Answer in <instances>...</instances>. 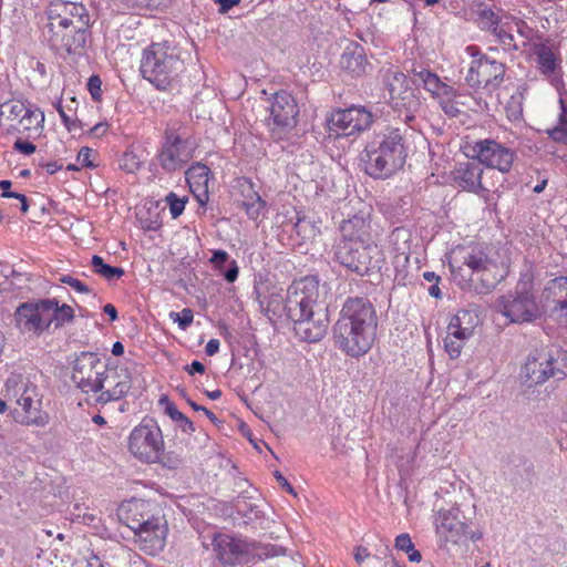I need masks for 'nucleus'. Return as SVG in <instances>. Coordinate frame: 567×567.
Returning a JSON list of instances; mask_svg holds the SVG:
<instances>
[{
	"mask_svg": "<svg viewBox=\"0 0 567 567\" xmlns=\"http://www.w3.org/2000/svg\"><path fill=\"white\" fill-rule=\"evenodd\" d=\"M334 256L343 267L360 276L380 270L384 261L382 250L374 243L339 241Z\"/></svg>",
	"mask_w": 567,
	"mask_h": 567,
	"instance_id": "obj_6",
	"label": "nucleus"
},
{
	"mask_svg": "<svg viewBox=\"0 0 567 567\" xmlns=\"http://www.w3.org/2000/svg\"><path fill=\"white\" fill-rule=\"evenodd\" d=\"M413 74L436 100L453 89V86L442 82L437 74L427 69H421L420 71L414 69Z\"/></svg>",
	"mask_w": 567,
	"mask_h": 567,
	"instance_id": "obj_31",
	"label": "nucleus"
},
{
	"mask_svg": "<svg viewBox=\"0 0 567 567\" xmlns=\"http://www.w3.org/2000/svg\"><path fill=\"white\" fill-rule=\"evenodd\" d=\"M17 404L20 408L14 410V419L22 424H35L43 426L47 423L45 417L39 414V409L35 406L29 390L24 389L23 393L17 399Z\"/></svg>",
	"mask_w": 567,
	"mask_h": 567,
	"instance_id": "obj_29",
	"label": "nucleus"
},
{
	"mask_svg": "<svg viewBox=\"0 0 567 567\" xmlns=\"http://www.w3.org/2000/svg\"><path fill=\"white\" fill-rule=\"evenodd\" d=\"M536 55H537V63L544 73L554 72L555 66H556V63H555L556 59H555L553 51L548 47H546L544 44L540 45L536 50Z\"/></svg>",
	"mask_w": 567,
	"mask_h": 567,
	"instance_id": "obj_43",
	"label": "nucleus"
},
{
	"mask_svg": "<svg viewBox=\"0 0 567 567\" xmlns=\"http://www.w3.org/2000/svg\"><path fill=\"white\" fill-rule=\"evenodd\" d=\"M466 265L475 278L474 290L477 293H487L504 279V269L501 264L488 257L484 248L475 246L464 256Z\"/></svg>",
	"mask_w": 567,
	"mask_h": 567,
	"instance_id": "obj_12",
	"label": "nucleus"
},
{
	"mask_svg": "<svg viewBox=\"0 0 567 567\" xmlns=\"http://www.w3.org/2000/svg\"><path fill=\"white\" fill-rule=\"evenodd\" d=\"M406 128L391 127L375 135L360 155L364 172L374 178H388L401 169L406 159Z\"/></svg>",
	"mask_w": 567,
	"mask_h": 567,
	"instance_id": "obj_3",
	"label": "nucleus"
},
{
	"mask_svg": "<svg viewBox=\"0 0 567 567\" xmlns=\"http://www.w3.org/2000/svg\"><path fill=\"white\" fill-rule=\"evenodd\" d=\"M91 266L94 274L103 277L107 281L120 279L125 274L122 267L105 264L103 258L99 255L92 256Z\"/></svg>",
	"mask_w": 567,
	"mask_h": 567,
	"instance_id": "obj_36",
	"label": "nucleus"
},
{
	"mask_svg": "<svg viewBox=\"0 0 567 567\" xmlns=\"http://www.w3.org/2000/svg\"><path fill=\"white\" fill-rule=\"evenodd\" d=\"M299 106L296 99L287 91L275 93L270 104V116L267 125L272 135L282 138L298 123Z\"/></svg>",
	"mask_w": 567,
	"mask_h": 567,
	"instance_id": "obj_16",
	"label": "nucleus"
},
{
	"mask_svg": "<svg viewBox=\"0 0 567 567\" xmlns=\"http://www.w3.org/2000/svg\"><path fill=\"white\" fill-rule=\"evenodd\" d=\"M493 32L496 34L499 42L504 47H507L508 49L516 48V44L514 43V37L509 32L505 31L503 28L495 27Z\"/></svg>",
	"mask_w": 567,
	"mask_h": 567,
	"instance_id": "obj_51",
	"label": "nucleus"
},
{
	"mask_svg": "<svg viewBox=\"0 0 567 567\" xmlns=\"http://www.w3.org/2000/svg\"><path fill=\"white\" fill-rule=\"evenodd\" d=\"M91 153L92 150L89 147H82L78 154V161L85 167H94V164L91 162Z\"/></svg>",
	"mask_w": 567,
	"mask_h": 567,
	"instance_id": "obj_57",
	"label": "nucleus"
},
{
	"mask_svg": "<svg viewBox=\"0 0 567 567\" xmlns=\"http://www.w3.org/2000/svg\"><path fill=\"white\" fill-rule=\"evenodd\" d=\"M120 520L134 533V542L146 555L155 556L166 545L167 520L157 505L133 498L121 504Z\"/></svg>",
	"mask_w": 567,
	"mask_h": 567,
	"instance_id": "obj_2",
	"label": "nucleus"
},
{
	"mask_svg": "<svg viewBox=\"0 0 567 567\" xmlns=\"http://www.w3.org/2000/svg\"><path fill=\"white\" fill-rule=\"evenodd\" d=\"M1 197L3 198H16L20 200L21 204V212L25 214L29 210V204L28 199L23 194L17 193V192H2Z\"/></svg>",
	"mask_w": 567,
	"mask_h": 567,
	"instance_id": "obj_56",
	"label": "nucleus"
},
{
	"mask_svg": "<svg viewBox=\"0 0 567 567\" xmlns=\"http://www.w3.org/2000/svg\"><path fill=\"white\" fill-rule=\"evenodd\" d=\"M540 308L567 324V277L550 279L540 295Z\"/></svg>",
	"mask_w": 567,
	"mask_h": 567,
	"instance_id": "obj_23",
	"label": "nucleus"
},
{
	"mask_svg": "<svg viewBox=\"0 0 567 567\" xmlns=\"http://www.w3.org/2000/svg\"><path fill=\"white\" fill-rule=\"evenodd\" d=\"M135 7L157 10L166 7L172 0H131Z\"/></svg>",
	"mask_w": 567,
	"mask_h": 567,
	"instance_id": "obj_49",
	"label": "nucleus"
},
{
	"mask_svg": "<svg viewBox=\"0 0 567 567\" xmlns=\"http://www.w3.org/2000/svg\"><path fill=\"white\" fill-rule=\"evenodd\" d=\"M274 476H275L276 481L278 482V484L282 488H285L289 494H292L293 496L297 495V493L295 492V488L290 485V483L285 478V476L279 471H275Z\"/></svg>",
	"mask_w": 567,
	"mask_h": 567,
	"instance_id": "obj_59",
	"label": "nucleus"
},
{
	"mask_svg": "<svg viewBox=\"0 0 567 567\" xmlns=\"http://www.w3.org/2000/svg\"><path fill=\"white\" fill-rule=\"evenodd\" d=\"M60 281L62 284L70 286L71 288H73L75 291H78L80 293L91 292V289L85 284H83L81 280H79L72 276H69V275L62 276L60 278Z\"/></svg>",
	"mask_w": 567,
	"mask_h": 567,
	"instance_id": "obj_48",
	"label": "nucleus"
},
{
	"mask_svg": "<svg viewBox=\"0 0 567 567\" xmlns=\"http://www.w3.org/2000/svg\"><path fill=\"white\" fill-rule=\"evenodd\" d=\"M49 303V323H53L55 328L62 327L64 323L71 322L74 319V310L66 303L62 306L55 299H47Z\"/></svg>",
	"mask_w": 567,
	"mask_h": 567,
	"instance_id": "obj_33",
	"label": "nucleus"
},
{
	"mask_svg": "<svg viewBox=\"0 0 567 567\" xmlns=\"http://www.w3.org/2000/svg\"><path fill=\"white\" fill-rule=\"evenodd\" d=\"M90 35V28L70 29L68 31L47 30V40L56 52L81 55Z\"/></svg>",
	"mask_w": 567,
	"mask_h": 567,
	"instance_id": "obj_24",
	"label": "nucleus"
},
{
	"mask_svg": "<svg viewBox=\"0 0 567 567\" xmlns=\"http://www.w3.org/2000/svg\"><path fill=\"white\" fill-rule=\"evenodd\" d=\"M560 112L558 114L557 123L551 128L547 130V135L554 142L567 145V106L560 95L559 99Z\"/></svg>",
	"mask_w": 567,
	"mask_h": 567,
	"instance_id": "obj_34",
	"label": "nucleus"
},
{
	"mask_svg": "<svg viewBox=\"0 0 567 567\" xmlns=\"http://www.w3.org/2000/svg\"><path fill=\"white\" fill-rule=\"evenodd\" d=\"M471 337L472 336L466 331L449 322L446 337L444 339V347L451 359L460 357L465 342Z\"/></svg>",
	"mask_w": 567,
	"mask_h": 567,
	"instance_id": "obj_32",
	"label": "nucleus"
},
{
	"mask_svg": "<svg viewBox=\"0 0 567 567\" xmlns=\"http://www.w3.org/2000/svg\"><path fill=\"white\" fill-rule=\"evenodd\" d=\"M75 567H104V565L99 556L92 554L90 557L75 560Z\"/></svg>",
	"mask_w": 567,
	"mask_h": 567,
	"instance_id": "obj_54",
	"label": "nucleus"
},
{
	"mask_svg": "<svg viewBox=\"0 0 567 567\" xmlns=\"http://www.w3.org/2000/svg\"><path fill=\"white\" fill-rule=\"evenodd\" d=\"M466 50L474 58L465 76L466 84L492 95L504 82V63L489 59L481 53L477 47L470 45Z\"/></svg>",
	"mask_w": 567,
	"mask_h": 567,
	"instance_id": "obj_8",
	"label": "nucleus"
},
{
	"mask_svg": "<svg viewBox=\"0 0 567 567\" xmlns=\"http://www.w3.org/2000/svg\"><path fill=\"white\" fill-rule=\"evenodd\" d=\"M370 557V553L367 548L358 546L354 553V559L358 564H362L365 558Z\"/></svg>",
	"mask_w": 567,
	"mask_h": 567,
	"instance_id": "obj_64",
	"label": "nucleus"
},
{
	"mask_svg": "<svg viewBox=\"0 0 567 567\" xmlns=\"http://www.w3.org/2000/svg\"><path fill=\"white\" fill-rule=\"evenodd\" d=\"M240 0H215L219 4V11L225 13L229 11L234 6L238 4Z\"/></svg>",
	"mask_w": 567,
	"mask_h": 567,
	"instance_id": "obj_63",
	"label": "nucleus"
},
{
	"mask_svg": "<svg viewBox=\"0 0 567 567\" xmlns=\"http://www.w3.org/2000/svg\"><path fill=\"white\" fill-rule=\"evenodd\" d=\"M395 547L399 550L410 553L413 549L414 545L409 534H400L395 538Z\"/></svg>",
	"mask_w": 567,
	"mask_h": 567,
	"instance_id": "obj_53",
	"label": "nucleus"
},
{
	"mask_svg": "<svg viewBox=\"0 0 567 567\" xmlns=\"http://www.w3.org/2000/svg\"><path fill=\"white\" fill-rule=\"evenodd\" d=\"M458 97H461V94L453 87L437 100L441 109L447 116L457 117L461 114L464 103L460 102Z\"/></svg>",
	"mask_w": 567,
	"mask_h": 567,
	"instance_id": "obj_38",
	"label": "nucleus"
},
{
	"mask_svg": "<svg viewBox=\"0 0 567 567\" xmlns=\"http://www.w3.org/2000/svg\"><path fill=\"white\" fill-rule=\"evenodd\" d=\"M378 316L371 301L363 297L348 298L333 326L336 347L352 358L364 355L373 346Z\"/></svg>",
	"mask_w": 567,
	"mask_h": 567,
	"instance_id": "obj_1",
	"label": "nucleus"
},
{
	"mask_svg": "<svg viewBox=\"0 0 567 567\" xmlns=\"http://www.w3.org/2000/svg\"><path fill=\"white\" fill-rule=\"evenodd\" d=\"M44 121V114L40 110H31L28 107V114L21 118L20 124L16 127L14 134H25L32 128L38 130Z\"/></svg>",
	"mask_w": 567,
	"mask_h": 567,
	"instance_id": "obj_41",
	"label": "nucleus"
},
{
	"mask_svg": "<svg viewBox=\"0 0 567 567\" xmlns=\"http://www.w3.org/2000/svg\"><path fill=\"white\" fill-rule=\"evenodd\" d=\"M47 299L19 305L14 311L17 328L23 333L42 334L50 328Z\"/></svg>",
	"mask_w": 567,
	"mask_h": 567,
	"instance_id": "obj_19",
	"label": "nucleus"
},
{
	"mask_svg": "<svg viewBox=\"0 0 567 567\" xmlns=\"http://www.w3.org/2000/svg\"><path fill=\"white\" fill-rule=\"evenodd\" d=\"M109 125L107 123L101 122L95 124L91 130L90 134L95 137H101L107 132Z\"/></svg>",
	"mask_w": 567,
	"mask_h": 567,
	"instance_id": "obj_61",
	"label": "nucleus"
},
{
	"mask_svg": "<svg viewBox=\"0 0 567 567\" xmlns=\"http://www.w3.org/2000/svg\"><path fill=\"white\" fill-rule=\"evenodd\" d=\"M229 255L225 250H215L210 258V262L216 267H221L225 262H227Z\"/></svg>",
	"mask_w": 567,
	"mask_h": 567,
	"instance_id": "obj_58",
	"label": "nucleus"
},
{
	"mask_svg": "<svg viewBox=\"0 0 567 567\" xmlns=\"http://www.w3.org/2000/svg\"><path fill=\"white\" fill-rule=\"evenodd\" d=\"M373 123V114L363 106H351L334 111L329 120V130L337 136H350L368 130Z\"/></svg>",
	"mask_w": 567,
	"mask_h": 567,
	"instance_id": "obj_18",
	"label": "nucleus"
},
{
	"mask_svg": "<svg viewBox=\"0 0 567 567\" xmlns=\"http://www.w3.org/2000/svg\"><path fill=\"white\" fill-rule=\"evenodd\" d=\"M101 85L102 81L97 75H92L87 81V90L94 101H99L101 99Z\"/></svg>",
	"mask_w": 567,
	"mask_h": 567,
	"instance_id": "obj_50",
	"label": "nucleus"
},
{
	"mask_svg": "<svg viewBox=\"0 0 567 567\" xmlns=\"http://www.w3.org/2000/svg\"><path fill=\"white\" fill-rule=\"evenodd\" d=\"M184 70V61L174 43H152L143 51L141 72L158 90H166Z\"/></svg>",
	"mask_w": 567,
	"mask_h": 567,
	"instance_id": "obj_4",
	"label": "nucleus"
},
{
	"mask_svg": "<svg viewBox=\"0 0 567 567\" xmlns=\"http://www.w3.org/2000/svg\"><path fill=\"white\" fill-rule=\"evenodd\" d=\"M13 148L24 155H31L35 152V145L28 142V141H23L21 138H18L16 142H14V145H13Z\"/></svg>",
	"mask_w": 567,
	"mask_h": 567,
	"instance_id": "obj_55",
	"label": "nucleus"
},
{
	"mask_svg": "<svg viewBox=\"0 0 567 567\" xmlns=\"http://www.w3.org/2000/svg\"><path fill=\"white\" fill-rule=\"evenodd\" d=\"M106 367L96 353L81 352L74 360L71 379L82 392L97 393Z\"/></svg>",
	"mask_w": 567,
	"mask_h": 567,
	"instance_id": "obj_17",
	"label": "nucleus"
},
{
	"mask_svg": "<svg viewBox=\"0 0 567 567\" xmlns=\"http://www.w3.org/2000/svg\"><path fill=\"white\" fill-rule=\"evenodd\" d=\"M156 463H161L163 466L168 468H177L182 465L183 460L179 455L173 452L165 453L163 449L162 455H159V458Z\"/></svg>",
	"mask_w": 567,
	"mask_h": 567,
	"instance_id": "obj_47",
	"label": "nucleus"
},
{
	"mask_svg": "<svg viewBox=\"0 0 567 567\" xmlns=\"http://www.w3.org/2000/svg\"><path fill=\"white\" fill-rule=\"evenodd\" d=\"M163 449L162 431L153 420H144L132 430L128 437V451L137 460L148 464L156 463Z\"/></svg>",
	"mask_w": 567,
	"mask_h": 567,
	"instance_id": "obj_13",
	"label": "nucleus"
},
{
	"mask_svg": "<svg viewBox=\"0 0 567 567\" xmlns=\"http://www.w3.org/2000/svg\"><path fill=\"white\" fill-rule=\"evenodd\" d=\"M214 543L217 558L230 566L248 563L255 556L275 557L284 553L272 545L261 547L227 535L215 538Z\"/></svg>",
	"mask_w": 567,
	"mask_h": 567,
	"instance_id": "obj_10",
	"label": "nucleus"
},
{
	"mask_svg": "<svg viewBox=\"0 0 567 567\" xmlns=\"http://www.w3.org/2000/svg\"><path fill=\"white\" fill-rule=\"evenodd\" d=\"M473 151L480 164L505 174L511 172L516 153L494 140H481L475 143Z\"/></svg>",
	"mask_w": 567,
	"mask_h": 567,
	"instance_id": "obj_21",
	"label": "nucleus"
},
{
	"mask_svg": "<svg viewBox=\"0 0 567 567\" xmlns=\"http://www.w3.org/2000/svg\"><path fill=\"white\" fill-rule=\"evenodd\" d=\"M567 374V351L561 349L536 350L527 357L522 377L530 384H542L550 378L563 379Z\"/></svg>",
	"mask_w": 567,
	"mask_h": 567,
	"instance_id": "obj_7",
	"label": "nucleus"
},
{
	"mask_svg": "<svg viewBox=\"0 0 567 567\" xmlns=\"http://www.w3.org/2000/svg\"><path fill=\"white\" fill-rule=\"evenodd\" d=\"M328 317L321 307L312 311V315L301 318L293 323V331L297 337L306 342H318L327 333Z\"/></svg>",
	"mask_w": 567,
	"mask_h": 567,
	"instance_id": "obj_26",
	"label": "nucleus"
},
{
	"mask_svg": "<svg viewBox=\"0 0 567 567\" xmlns=\"http://www.w3.org/2000/svg\"><path fill=\"white\" fill-rule=\"evenodd\" d=\"M208 173L209 168L200 163H197L193 166H190L186 171V181L189 184L190 188L196 187H207L208 184Z\"/></svg>",
	"mask_w": 567,
	"mask_h": 567,
	"instance_id": "obj_39",
	"label": "nucleus"
},
{
	"mask_svg": "<svg viewBox=\"0 0 567 567\" xmlns=\"http://www.w3.org/2000/svg\"><path fill=\"white\" fill-rule=\"evenodd\" d=\"M194 151V143L179 128L167 127L157 158L164 171L175 172L193 158Z\"/></svg>",
	"mask_w": 567,
	"mask_h": 567,
	"instance_id": "obj_14",
	"label": "nucleus"
},
{
	"mask_svg": "<svg viewBox=\"0 0 567 567\" xmlns=\"http://www.w3.org/2000/svg\"><path fill=\"white\" fill-rule=\"evenodd\" d=\"M28 114V106L19 100H10L0 105V126L7 134H14L21 118Z\"/></svg>",
	"mask_w": 567,
	"mask_h": 567,
	"instance_id": "obj_30",
	"label": "nucleus"
},
{
	"mask_svg": "<svg viewBox=\"0 0 567 567\" xmlns=\"http://www.w3.org/2000/svg\"><path fill=\"white\" fill-rule=\"evenodd\" d=\"M483 172L478 159L461 162L451 172V178L456 187L478 194L485 190L482 184Z\"/></svg>",
	"mask_w": 567,
	"mask_h": 567,
	"instance_id": "obj_25",
	"label": "nucleus"
},
{
	"mask_svg": "<svg viewBox=\"0 0 567 567\" xmlns=\"http://www.w3.org/2000/svg\"><path fill=\"white\" fill-rule=\"evenodd\" d=\"M159 403L165 406V413L179 425L184 433L192 434L195 432L193 422L178 411L176 405L171 402L167 396L161 398Z\"/></svg>",
	"mask_w": 567,
	"mask_h": 567,
	"instance_id": "obj_37",
	"label": "nucleus"
},
{
	"mask_svg": "<svg viewBox=\"0 0 567 567\" xmlns=\"http://www.w3.org/2000/svg\"><path fill=\"white\" fill-rule=\"evenodd\" d=\"M293 229L303 241L311 240L320 234L319 228L305 217H298Z\"/></svg>",
	"mask_w": 567,
	"mask_h": 567,
	"instance_id": "obj_42",
	"label": "nucleus"
},
{
	"mask_svg": "<svg viewBox=\"0 0 567 567\" xmlns=\"http://www.w3.org/2000/svg\"><path fill=\"white\" fill-rule=\"evenodd\" d=\"M58 111H59V114H60L65 127L70 132L75 131L76 128H82L81 121L72 120L71 116L66 114V112L64 111V109L61 105H59Z\"/></svg>",
	"mask_w": 567,
	"mask_h": 567,
	"instance_id": "obj_52",
	"label": "nucleus"
},
{
	"mask_svg": "<svg viewBox=\"0 0 567 567\" xmlns=\"http://www.w3.org/2000/svg\"><path fill=\"white\" fill-rule=\"evenodd\" d=\"M496 309L513 323L533 322L540 318L543 308L533 292V278L524 275L513 291L498 298Z\"/></svg>",
	"mask_w": 567,
	"mask_h": 567,
	"instance_id": "obj_5",
	"label": "nucleus"
},
{
	"mask_svg": "<svg viewBox=\"0 0 567 567\" xmlns=\"http://www.w3.org/2000/svg\"><path fill=\"white\" fill-rule=\"evenodd\" d=\"M165 199L169 206V212L173 218H177L183 214L187 203V197H178L175 193L171 192Z\"/></svg>",
	"mask_w": 567,
	"mask_h": 567,
	"instance_id": "obj_44",
	"label": "nucleus"
},
{
	"mask_svg": "<svg viewBox=\"0 0 567 567\" xmlns=\"http://www.w3.org/2000/svg\"><path fill=\"white\" fill-rule=\"evenodd\" d=\"M219 346L220 342L218 339H210L205 347L206 354L209 357L216 354L219 351Z\"/></svg>",
	"mask_w": 567,
	"mask_h": 567,
	"instance_id": "obj_62",
	"label": "nucleus"
},
{
	"mask_svg": "<svg viewBox=\"0 0 567 567\" xmlns=\"http://www.w3.org/2000/svg\"><path fill=\"white\" fill-rule=\"evenodd\" d=\"M340 241H355L361 244L373 243L371 236L370 213L360 210L358 214L343 220L340 225Z\"/></svg>",
	"mask_w": 567,
	"mask_h": 567,
	"instance_id": "obj_27",
	"label": "nucleus"
},
{
	"mask_svg": "<svg viewBox=\"0 0 567 567\" xmlns=\"http://www.w3.org/2000/svg\"><path fill=\"white\" fill-rule=\"evenodd\" d=\"M383 82L389 91L390 103L399 117L410 125L415 120V112L420 109V100L409 87L406 76L398 69H388Z\"/></svg>",
	"mask_w": 567,
	"mask_h": 567,
	"instance_id": "obj_11",
	"label": "nucleus"
},
{
	"mask_svg": "<svg viewBox=\"0 0 567 567\" xmlns=\"http://www.w3.org/2000/svg\"><path fill=\"white\" fill-rule=\"evenodd\" d=\"M340 66L343 71L353 76L365 73L368 59L362 45L355 42L349 43L341 54Z\"/></svg>",
	"mask_w": 567,
	"mask_h": 567,
	"instance_id": "obj_28",
	"label": "nucleus"
},
{
	"mask_svg": "<svg viewBox=\"0 0 567 567\" xmlns=\"http://www.w3.org/2000/svg\"><path fill=\"white\" fill-rule=\"evenodd\" d=\"M225 279L228 282H234L238 277V266L235 260L230 262V267L224 274Z\"/></svg>",
	"mask_w": 567,
	"mask_h": 567,
	"instance_id": "obj_60",
	"label": "nucleus"
},
{
	"mask_svg": "<svg viewBox=\"0 0 567 567\" xmlns=\"http://www.w3.org/2000/svg\"><path fill=\"white\" fill-rule=\"evenodd\" d=\"M319 284L315 277H305L293 281L285 298L284 310L287 318L297 322L306 316L312 315L318 307Z\"/></svg>",
	"mask_w": 567,
	"mask_h": 567,
	"instance_id": "obj_9",
	"label": "nucleus"
},
{
	"mask_svg": "<svg viewBox=\"0 0 567 567\" xmlns=\"http://www.w3.org/2000/svg\"><path fill=\"white\" fill-rule=\"evenodd\" d=\"M246 187L248 189V194L245 195L243 207L245 208L248 217L256 220L265 209L266 203L261 199L260 195L252 189V185L250 183H246Z\"/></svg>",
	"mask_w": 567,
	"mask_h": 567,
	"instance_id": "obj_35",
	"label": "nucleus"
},
{
	"mask_svg": "<svg viewBox=\"0 0 567 567\" xmlns=\"http://www.w3.org/2000/svg\"><path fill=\"white\" fill-rule=\"evenodd\" d=\"M102 383L99 388V395L95 398L97 404L118 401L124 398L132 388V378L127 369H115L106 367V372L101 377Z\"/></svg>",
	"mask_w": 567,
	"mask_h": 567,
	"instance_id": "obj_22",
	"label": "nucleus"
},
{
	"mask_svg": "<svg viewBox=\"0 0 567 567\" xmlns=\"http://www.w3.org/2000/svg\"><path fill=\"white\" fill-rule=\"evenodd\" d=\"M140 166V159L132 152H125L120 161V167L126 173H135Z\"/></svg>",
	"mask_w": 567,
	"mask_h": 567,
	"instance_id": "obj_45",
	"label": "nucleus"
},
{
	"mask_svg": "<svg viewBox=\"0 0 567 567\" xmlns=\"http://www.w3.org/2000/svg\"><path fill=\"white\" fill-rule=\"evenodd\" d=\"M45 14L49 20L48 30L68 31L91 27L89 10L81 2L53 0L48 4Z\"/></svg>",
	"mask_w": 567,
	"mask_h": 567,
	"instance_id": "obj_15",
	"label": "nucleus"
},
{
	"mask_svg": "<svg viewBox=\"0 0 567 567\" xmlns=\"http://www.w3.org/2000/svg\"><path fill=\"white\" fill-rule=\"evenodd\" d=\"M450 322L472 336L478 323V316L474 311L462 309L451 318Z\"/></svg>",
	"mask_w": 567,
	"mask_h": 567,
	"instance_id": "obj_40",
	"label": "nucleus"
},
{
	"mask_svg": "<svg viewBox=\"0 0 567 567\" xmlns=\"http://www.w3.org/2000/svg\"><path fill=\"white\" fill-rule=\"evenodd\" d=\"M435 527L440 542L444 544L457 545L464 543L468 536V525L458 507L439 511Z\"/></svg>",
	"mask_w": 567,
	"mask_h": 567,
	"instance_id": "obj_20",
	"label": "nucleus"
},
{
	"mask_svg": "<svg viewBox=\"0 0 567 567\" xmlns=\"http://www.w3.org/2000/svg\"><path fill=\"white\" fill-rule=\"evenodd\" d=\"M169 316L174 321L178 322V327L182 330H185L186 328H188L192 324L193 319H194L193 311L188 308L183 309L181 313L171 312Z\"/></svg>",
	"mask_w": 567,
	"mask_h": 567,
	"instance_id": "obj_46",
	"label": "nucleus"
}]
</instances>
